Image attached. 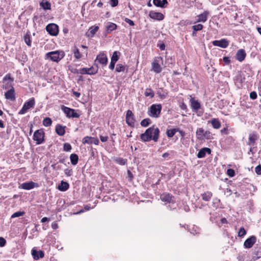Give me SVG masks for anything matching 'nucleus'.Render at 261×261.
<instances>
[{
    "instance_id": "nucleus-1",
    "label": "nucleus",
    "mask_w": 261,
    "mask_h": 261,
    "mask_svg": "<svg viewBox=\"0 0 261 261\" xmlns=\"http://www.w3.org/2000/svg\"><path fill=\"white\" fill-rule=\"evenodd\" d=\"M160 130L154 126L147 129L145 132L140 136L141 140L143 142H148L153 140L157 142L159 137Z\"/></svg>"
},
{
    "instance_id": "nucleus-2",
    "label": "nucleus",
    "mask_w": 261,
    "mask_h": 261,
    "mask_svg": "<svg viewBox=\"0 0 261 261\" xmlns=\"http://www.w3.org/2000/svg\"><path fill=\"white\" fill-rule=\"evenodd\" d=\"M65 56V53L62 50H56L50 51L45 54V59H49L51 61L59 62Z\"/></svg>"
},
{
    "instance_id": "nucleus-3",
    "label": "nucleus",
    "mask_w": 261,
    "mask_h": 261,
    "mask_svg": "<svg viewBox=\"0 0 261 261\" xmlns=\"http://www.w3.org/2000/svg\"><path fill=\"white\" fill-rule=\"evenodd\" d=\"M162 105L161 104H153L149 108L148 114L151 117L158 118L161 114L162 110Z\"/></svg>"
},
{
    "instance_id": "nucleus-4",
    "label": "nucleus",
    "mask_w": 261,
    "mask_h": 261,
    "mask_svg": "<svg viewBox=\"0 0 261 261\" xmlns=\"http://www.w3.org/2000/svg\"><path fill=\"white\" fill-rule=\"evenodd\" d=\"M35 105V100L34 98H30L28 101L25 102L22 106L21 110L19 111L18 114L23 115L25 114L30 109L33 108Z\"/></svg>"
},
{
    "instance_id": "nucleus-5",
    "label": "nucleus",
    "mask_w": 261,
    "mask_h": 261,
    "mask_svg": "<svg viewBox=\"0 0 261 261\" xmlns=\"http://www.w3.org/2000/svg\"><path fill=\"white\" fill-rule=\"evenodd\" d=\"M61 109L65 113L67 117L77 118L80 116V114L76 112L77 110H75L65 106H62Z\"/></svg>"
},
{
    "instance_id": "nucleus-6",
    "label": "nucleus",
    "mask_w": 261,
    "mask_h": 261,
    "mask_svg": "<svg viewBox=\"0 0 261 261\" xmlns=\"http://www.w3.org/2000/svg\"><path fill=\"white\" fill-rule=\"evenodd\" d=\"M33 139L36 141L37 144H41L44 141V132L41 129L35 132Z\"/></svg>"
},
{
    "instance_id": "nucleus-7",
    "label": "nucleus",
    "mask_w": 261,
    "mask_h": 261,
    "mask_svg": "<svg viewBox=\"0 0 261 261\" xmlns=\"http://www.w3.org/2000/svg\"><path fill=\"white\" fill-rule=\"evenodd\" d=\"M46 30L52 36H57L59 32L58 26L55 23L48 24L46 27Z\"/></svg>"
},
{
    "instance_id": "nucleus-8",
    "label": "nucleus",
    "mask_w": 261,
    "mask_h": 261,
    "mask_svg": "<svg viewBox=\"0 0 261 261\" xmlns=\"http://www.w3.org/2000/svg\"><path fill=\"white\" fill-rule=\"evenodd\" d=\"M126 122L130 126H134L135 120L134 119V115L132 111L128 110L126 114Z\"/></svg>"
},
{
    "instance_id": "nucleus-9",
    "label": "nucleus",
    "mask_w": 261,
    "mask_h": 261,
    "mask_svg": "<svg viewBox=\"0 0 261 261\" xmlns=\"http://www.w3.org/2000/svg\"><path fill=\"white\" fill-rule=\"evenodd\" d=\"M96 61L102 65H106L108 63V58L104 52L100 53L96 57Z\"/></svg>"
},
{
    "instance_id": "nucleus-10",
    "label": "nucleus",
    "mask_w": 261,
    "mask_h": 261,
    "mask_svg": "<svg viewBox=\"0 0 261 261\" xmlns=\"http://www.w3.org/2000/svg\"><path fill=\"white\" fill-rule=\"evenodd\" d=\"M5 97L7 99L12 101L15 100V90L13 87H11L10 89L8 90L6 92H5Z\"/></svg>"
},
{
    "instance_id": "nucleus-11",
    "label": "nucleus",
    "mask_w": 261,
    "mask_h": 261,
    "mask_svg": "<svg viewBox=\"0 0 261 261\" xmlns=\"http://www.w3.org/2000/svg\"><path fill=\"white\" fill-rule=\"evenodd\" d=\"M213 44L214 46H219L222 48H226L228 46L229 42L226 39H222L220 40L213 41Z\"/></svg>"
},
{
    "instance_id": "nucleus-12",
    "label": "nucleus",
    "mask_w": 261,
    "mask_h": 261,
    "mask_svg": "<svg viewBox=\"0 0 261 261\" xmlns=\"http://www.w3.org/2000/svg\"><path fill=\"white\" fill-rule=\"evenodd\" d=\"M82 142L83 144L98 145L99 143V140L97 138H95L92 137L87 136L83 139Z\"/></svg>"
},
{
    "instance_id": "nucleus-13",
    "label": "nucleus",
    "mask_w": 261,
    "mask_h": 261,
    "mask_svg": "<svg viewBox=\"0 0 261 261\" xmlns=\"http://www.w3.org/2000/svg\"><path fill=\"white\" fill-rule=\"evenodd\" d=\"M256 241V238L252 236L247 239L244 243V246L245 248H250L255 244Z\"/></svg>"
},
{
    "instance_id": "nucleus-14",
    "label": "nucleus",
    "mask_w": 261,
    "mask_h": 261,
    "mask_svg": "<svg viewBox=\"0 0 261 261\" xmlns=\"http://www.w3.org/2000/svg\"><path fill=\"white\" fill-rule=\"evenodd\" d=\"M149 17L154 20H162L164 18V15L160 12H156L153 11H151L149 14Z\"/></svg>"
},
{
    "instance_id": "nucleus-15",
    "label": "nucleus",
    "mask_w": 261,
    "mask_h": 261,
    "mask_svg": "<svg viewBox=\"0 0 261 261\" xmlns=\"http://www.w3.org/2000/svg\"><path fill=\"white\" fill-rule=\"evenodd\" d=\"M35 187H38V184L33 181L22 183L19 187V188L29 190L33 189Z\"/></svg>"
},
{
    "instance_id": "nucleus-16",
    "label": "nucleus",
    "mask_w": 261,
    "mask_h": 261,
    "mask_svg": "<svg viewBox=\"0 0 261 261\" xmlns=\"http://www.w3.org/2000/svg\"><path fill=\"white\" fill-rule=\"evenodd\" d=\"M32 255L35 260H38L40 258L44 257V252L41 250L37 251L35 248H33L32 250Z\"/></svg>"
},
{
    "instance_id": "nucleus-17",
    "label": "nucleus",
    "mask_w": 261,
    "mask_h": 261,
    "mask_svg": "<svg viewBox=\"0 0 261 261\" xmlns=\"http://www.w3.org/2000/svg\"><path fill=\"white\" fill-rule=\"evenodd\" d=\"M211 150L209 148L204 147L199 150L197 155L198 158H203L206 155V154H211Z\"/></svg>"
},
{
    "instance_id": "nucleus-18",
    "label": "nucleus",
    "mask_w": 261,
    "mask_h": 261,
    "mask_svg": "<svg viewBox=\"0 0 261 261\" xmlns=\"http://www.w3.org/2000/svg\"><path fill=\"white\" fill-rule=\"evenodd\" d=\"M246 56V54L245 53V50L243 49H240L238 50L236 55V58L238 61L240 62H242L244 60Z\"/></svg>"
},
{
    "instance_id": "nucleus-19",
    "label": "nucleus",
    "mask_w": 261,
    "mask_h": 261,
    "mask_svg": "<svg viewBox=\"0 0 261 261\" xmlns=\"http://www.w3.org/2000/svg\"><path fill=\"white\" fill-rule=\"evenodd\" d=\"M160 198L162 201L168 203L173 202V197L168 193H164L161 195Z\"/></svg>"
},
{
    "instance_id": "nucleus-20",
    "label": "nucleus",
    "mask_w": 261,
    "mask_h": 261,
    "mask_svg": "<svg viewBox=\"0 0 261 261\" xmlns=\"http://www.w3.org/2000/svg\"><path fill=\"white\" fill-rule=\"evenodd\" d=\"M152 70L156 73H159L162 71V67L159 64V62L157 60H154L151 64Z\"/></svg>"
},
{
    "instance_id": "nucleus-21",
    "label": "nucleus",
    "mask_w": 261,
    "mask_h": 261,
    "mask_svg": "<svg viewBox=\"0 0 261 261\" xmlns=\"http://www.w3.org/2000/svg\"><path fill=\"white\" fill-rule=\"evenodd\" d=\"M191 102V108L195 111H197L200 108L201 105L200 102L195 100L194 98L191 97L190 100Z\"/></svg>"
},
{
    "instance_id": "nucleus-22",
    "label": "nucleus",
    "mask_w": 261,
    "mask_h": 261,
    "mask_svg": "<svg viewBox=\"0 0 261 261\" xmlns=\"http://www.w3.org/2000/svg\"><path fill=\"white\" fill-rule=\"evenodd\" d=\"M97 71V69H94L93 67L91 68H83L81 70L80 73L82 74H94Z\"/></svg>"
},
{
    "instance_id": "nucleus-23",
    "label": "nucleus",
    "mask_w": 261,
    "mask_h": 261,
    "mask_svg": "<svg viewBox=\"0 0 261 261\" xmlns=\"http://www.w3.org/2000/svg\"><path fill=\"white\" fill-rule=\"evenodd\" d=\"M209 14V12L207 11H205L203 13L199 14L197 16V22H204L207 20V16Z\"/></svg>"
},
{
    "instance_id": "nucleus-24",
    "label": "nucleus",
    "mask_w": 261,
    "mask_h": 261,
    "mask_svg": "<svg viewBox=\"0 0 261 261\" xmlns=\"http://www.w3.org/2000/svg\"><path fill=\"white\" fill-rule=\"evenodd\" d=\"M99 29V27L98 26L93 25L89 29V31L87 33V35L88 37H92L95 34V33L97 32Z\"/></svg>"
},
{
    "instance_id": "nucleus-25",
    "label": "nucleus",
    "mask_w": 261,
    "mask_h": 261,
    "mask_svg": "<svg viewBox=\"0 0 261 261\" xmlns=\"http://www.w3.org/2000/svg\"><path fill=\"white\" fill-rule=\"evenodd\" d=\"M106 31L108 33L116 30L117 29V25L113 22H108L106 26Z\"/></svg>"
},
{
    "instance_id": "nucleus-26",
    "label": "nucleus",
    "mask_w": 261,
    "mask_h": 261,
    "mask_svg": "<svg viewBox=\"0 0 261 261\" xmlns=\"http://www.w3.org/2000/svg\"><path fill=\"white\" fill-rule=\"evenodd\" d=\"M65 126H63L61 125L58 124L56 127V132L58 135L62 136L65 134Z\"/></svg>"
},
{
    "instance_id": "nucleus-27",
    "label": "nucleus",
    "mask_w": 261,
    "mask_h": 261,
    "mask_svg": "<svg viewBox=\"0 0 261 261\" xmlns=\"http://www.w3.org/2000/svg\"><path fill=\"white\" fill-rule=\"evenodd\" d=\"M69 185L68 182L62 181L61 184L58 186V189L60 191H66L68 189Z\"/></svg>"
},
{
    "instance_id": "nucleus-28",
    "label": "nucleus",
    "mask_w": 261,
    "mask_h": 261,
    "mask_svg": "<svg viewBox=\"0 0 261 261\" xmlns=\"http://www.w3.org/2000/svg\"><path fill=\"white\" fill-rule=\"evenodd\" d=\"M213 196V193L210 191H206L201 194L202 199L205 201H208Z\"/></svg>"
},
{
    "instance_id": "nucleus-29",
    "label": "nucleus",
    "mask_w": 261,
    "mask_h": 261,
    "mask_svg": "<svg viewBox=\"0 0 261 261\" xmlns=\"http://www.w3.org/2000/svg\"><path fill=\"white\" fill-rule=\"evenodd\" d=\"M72 51L74 55V58L77 60H80L82 58V54L80 53L79 49L76 47L74 46L72 49Z\"/></svg>"
},
{
    "instance_id": "nucleus-30",
    "label": "nucleus",
    "mask_w": 261,
    "mask_h": 261,
    "mask_svg": "<svg viewBox=\"0 0 261 261\" xmlns=\"http://www.w3.org/2000/svg\"><path fill=\"white\" fill-rule=\"evenodd\" d=\"M211 124L215 129H218L221 126V123L218 119L213 118L211 120Z\"/></svg>"
},
{
    "instance_id": "nucleus-31",
    "label": "nucleus",
    "mask_w": 261,
    "mask_h": 261,
    "mask_svg": "<svg viewBox=\"0 0 261 261\" xmlns=\"http://www.w3.org/2000/svg\"><path fill=\"white\" fill-rule=\"evenodd\" d=\"M40 6L44 10H50L51 7L50 3L46 1H42L40 3Z\"/></svg>"
},
{
    "instance_id": "nucleus-32",
    "label": "nucleus",
    "mask_w": 261,
    "mask_h": 261,
    "mask_svg": "<svg viewBox=\"0 0 261 261\" xmlns=\"http://www.w3.org/2000/svg\"><path fill=\"white\" fill-rule=\"evenodd\" d=\"M257 139V136L255 134H250L249 136V145H253L255 141Z\"/></svg>"
},
{
    "instance_id": "nucleus-33",
    "label": "nucleus",
    "mask_w": 261,
    "mask_h": 261,
    "mask_svg": "<svg viewBox=\"0 0 261 261\" xmlns=\"http://www.w3.org/2000/svg\"><path fill=\"white\" fill-rule=\"evenodd\" d=\"M70 159L71 163L73 165H75L77 164L79 157L76 154H71L70 156Z\"/></svg>"
},
{
    "instance_id": "nucleus-34",
    "label": "nucleus",
    "mask_w": 261,
    "mask_h": 261,
    "mask_svg": "<svg viewBox=\"0 0 261 261\" xmlns=\"http://www.w3.org/2000/svg\"><path fill=\"white\" fill-rule=\"evenodd\" d=\"M178 128H173L171 129H167L166 131V135L169 138H171L174 136L176 132H178Z\"/></svg>"
},
{
    "instance_id": "nucleus-35",
    "label": "nucleus",
    "mask_w": 261,
    "mask_h": 261,
    "mask_svg": "<svg viewBox=\"0 0 261 261\" xmlns=\"http://www.w3.org/2000/svg\"><path fill=\"white\" fill-rule=\"evenodd\" d=\"M204 130L202 128H198L196 132L197 137L198 139H203Z\"/></svg>"
},
{
    "instance_id": "nucleus-36",
    "label": "nucleus",
    "mask_w": 261,
    "mask_h": 261,
    "mask_svg": "<svg viewBox=\"0 0 261 261\" xmlns=\"http://www.w3.org/2000/svg\"><path fill=\"white\" fill-rule=\"evenodd\" d=\"M144 95L146 97H149L150 98H152L154 95V93L153 91L151 89L147 88L145 90Z\"/></svg>"
},
{
    "instance_id": "nucleus-37",
    "label": "nucleus",
    "mask_w": 261,
    "mask_h": 261,
    "mask_svg": "<svg viewBox=\"0 0 261 261\" xmlns=\"http://www.w3.org/2000/svg\"><path fill=\"white\" fill-rule=\"evenodd\" d=\"M119 52L117 51H114L111 57V61L116 63L119 60Z\"/></svg>"
},
{
    "instance_id": "nucleus-38",
    "label": "nucleus",
    "mask_w": 261,
    "mask_h": 261,
    "mask_svg": "<svg viewBox=\"0 0 261 261\" xmlns=\"http://www.w3.org/2000/svg\"><path fill=\"white\" fill-rule=\"evenodd\" d=\"M42 123L44 126L48 127L51 125L52 121L50 118L46 117L43 119Z\"/></svg>"
},
{
    "instance_id": "nucleus-39",
    "label": "nucleus",
    "mask_w": 261,
    "mask_h": 261,
    "mask_svg": "<svg viewBox=\"0 0 261 261\" xmlns=\"http://www.w3.org/2000/svg\"><path fill=\"white\" fill-rule=\"evenodd\" d=\"M125 69V66L121 64H118L116 67V71L118 72L124 71Z\"/></svg>"
},
{
    "instance_id": "nucleus-40",
    "label": "nucleus",
    "mask_w": 261,
    "mask_h": 261,
    "mask_svg": "<svg viewBox=\"0 0 261 261\" xmlns=\"http://www.w3.org/2000/svg\"><path fill=\"white\" fill-rule=\"evenodd\" d=\"M192 28L194 30V32L193 33V34L194 35L195 32L201 30L203 28V25L201 24H198L197 25H193Z\"/></svg>"
},
{
    "instance_id": "nucleus-41",
    "label": "nucleus",
    "mask_w": 261,
    "mask_h": 261,
    "mask_svg": "<svg viewBox=\"0 0 261 261\" xmlns=\"http://www.w3.org/2000/svg\"><path fill=\"white\" fill-rule=\"evenodd\" d=\"M150 123V120L149 118H146L142 120L141 122V125L143 127L147 126Z\"/></svg>"
},
{
    "instance_id": "nucleus-42",
    "label": "nucleus",
    "mask_w": 261,
    "mask_h": 261,
    "mask_svg": "<svg viewBox=\"0 0 261 261\" xmlns=\"http://www.w3.org/2000/svg\"><path fill=\"white\" fill-rule=\"evenodd\" d=\"M24 214V212L18 211L14 214H13L11 216V218H14L16 217H19L20 216H22Z\"/></svg>"
},
{
    "instance_id": "nucleus-43",
    "label": "nucleus",
    "mask_w": 261,
    "mask_h": 261,
    "mask_svg": "<svg viewBox=\"0 0 261 261\" xmlns=\"http://www.w3.org/2000/svg\"><path fill=\"white\" fill-rule=\"evenodd\" d=\"M24 40V41H25V43L29 46H31V42H32V41H31V40L30 39V37L29 35L25 36Z\"/></svg>"
},
{
    "instance_id": "nucleus-44",
    "label": "nucleus",
    "mask_w": 261,
    "mask_h": 261,
    "mask_svg": "<svg viewBox=\"0 0 261 261\" xmlns=\"http://www.w3.org/2000/svg\"><path fill=\"white\" fill-rule=\"evenodd\" d=\"M246 233V231L243 227L240 228L238 236L240 237H244Z\"/></svg>"
},
{
    "instance_id": "nucleus-45",
    "label": "nucleus",
    "mask_w": 261,
    "mask_h": 261,
    "mask_svg": "<svg viewBox=\"0 0 261 261\" xmlns=\"http://www.w3.org/2000/svg\"><path fill=\"white\" fill-rule=\"evenodd\" d=\"M212 138V134L209 131H205L204 133L203 139H211Z\"/></svg>"
},
{
    "instance_id": "nucleus-46",
    "label": "nucleus",
    "mask_w": 261,
    "mask_h": 261,
    "mask_svg": "<svg viewBox=\"0 0 261 261\" xmlns=\"http://www.w3.org/2000/svg\"><path fill=\"white\" fill-rule=\"evenodd\" d=\"M63 149L65 151H69L71 149V146L68 143H65L64 144Z\"/></svg>"
},
{
    "instance_id": "nucleus-47",
    "label": "nucleus",
    "mask_w": 261,
    "mask_h": 261,
    "mask_svg": "<svg viewBox=\"0 0 261 261\" xmlns=\"http://www.w3.org/2000/svg\"><path fill=\"white\" fill-rule=\"evenodd\" d=\"M227 174L230 177L234 176L235 172L234 170L232 169H228L227 170Z\"/></svg>"
},
{
    "instance_id": "nucleus-48",
    "label": "nucleus",
    "mask_w": 261,
    "mask_h": 261,
    "mask_svg": "<svg viewBox=\"0 0 261 261\" xmlns=\"http://www.w3.org/2000/svg\"><path fill=\"white\" fill-rule=\"evenodd\" d=\"M153 3L155 6L157 7L163 8V5L161 4V0H153Z\"/></svg>"
},
{
    "instance_id": "nucleus-49",
    "label": "nucleus",
    "mask_w": 261,
    "mask_h": 261,
    "mask_svg": "<svg viewBox=\"0 0 261 261\" xmlns=\"http://www.w3.org/2000/svg\"><path fill=\"white\" fill-rule=\"evenodd\" d=\"M250 98L251 99H255L257 98V93L255 91L251 92L250 93Z\"/></svg>"
},
{
    "instance_id": "nucleus-50",
    "label": "nucleus",
    "mask_w": 261,
    "mask_h": 261,
    "mask_svg": "<svg viewBox=\"0 0 261 261\" xmlns=\"http://www.w3.org/2000/svg\"><path fill=\"white\" fill-rule=\"evenodd\" d=\"M255 173L257 175H260L261 174V166L258 165L255 168Z\"/></svg>"
},
{
    "instance_id": "nucleus-51",
    "label": "nucleus",
    "mask_w": 261,
    "mask_h": 261,
    "mask_svg": "<svg viewBox=\"0 0 261 261\" xmlns=\"http://www.w3.org/2000/svg\"><path fill=\"white\" fill-rule=\"evenodd\" d=\"M65 174L68 176H70L72 174V171L71 169H66L64 171Z\"/></svg>"
},
{
    "instance_id": "nucleus-52",
    "label": "nucleus",
    "mask_w": 261,
    "mask_h": 261,
    "mask_svg": "<svg viewBox=\"0 0 261 261\" xmlns=\"http://www.w3.org/2000/svg\"><path fill=\"white\" fill-rule=\"evenodd\" d=\"M6 243V241L3 237H0V247H4Z\"/></svg>"
},
{
    "instance_id": "nucleus-53",
    "label": "nucleus",
    "mask_w": 261,
    "mask_h": 261,
    "mask_svg": "<svg viewBox=\"0 0 261 261\" xmlns=\"http://www.w3.org/2000/svg\"><path fill=\"white\" fill-rule=\"evenodd\" d=\"M111 3L110 5L112 7H114L118 5V0H110Z\"/></svg>"
},
{
    "instance_id": "nucleus-54",
    "label": "nucleus",
    "mask_w": 261,
    "mask_h": 261,
    "mask_svg": "<svg viewBox=\"0 0 261 261\" xmlns=\"http://www.w3.org/2000/svg\"><path fill=\"white\" fill-rule=\"evenodd\" d=\"M125 21L126 22L128 23L130 25H132V26H133L135 24L134 21L128 18H125Z\"/></svg>"
},
{
    "instance_id": "nucleus-55",
    "label": "nucleus",
    "mask_w": 261,
    "mask_h": 261,
    "mask_svg": "<svg viewBox=\"0 0 261 261\" xmlns=\"http://www.w3.org/2000/svg\"><path fill=\"white\" fill-rule=\"evenodd\" d=\"M223 61L226 64H228L230 62L229 58L227 57H223Z\"/></svg>"
},
{
    "instance_id": "nucleus-56",
    "label": "nucleus",
    "mask_w": 261,
    "mask_h": 261,
    "mask_svg": "<svg viewBox=\"0 0 261 261\" xmlns=\"http://www.w3.org/2000/svg\"><path fill=\"white\" fill-rule=\"evenodd\" d=\"M4 81H7V80H10L11 81H13V79L11 77L10 75L9 74H7L4 77Z\"/></svg>"
},
{
    "instance_id": "nucleus-57",
    "label": "nucleus",
    "mask_w": 261,
    "mask_h": 261,
    "mask_svg": "<svg viewBox=\"0 0 261 261\" xmlns=\"http://www.w3.org/2000/svg\"><path fill=\"white\" fill-rule=\"evenodd\" d=\"M100 139L101 140V142H106L108 141V136H100Z\"/></svg>"
},
{
    "instance_id": "nucleus-58",
    "label": "nucleus",
    "mask_w": 261,
    "mask_h": 261,
    "mask_svg": "<svg viewBox=\"0 0 261 261\" xmlns=\"http://www.w3.org/2000/svg\"><path fill=\"white\" fill-rule=\"evenodd\" d=\"M51 228L53 229H56L58 228V225L56 222H54L51 224Z\"/></svg>"
},
{
    "instance_id": "nucleus-59",
    "label": "nucleus",
    "mask_w": 261,
    "mask_h": 261,
    "mask_svg": "<svg viewBox=\"0 0 261 261\" xmlns=\"http://www.w3.org/2000/svg\"><path fill=\"white\" fill-rule=\"evenodd\" d=\"M116 63L111 61V63L109 65V68L111 70H113L115 67V64Z\"/></svg>"
},
{
    "instance_id": "nucleus-60",
    "label": "nucleus",
    "mask_w": 261,
    "mask_h": 261,
    "mask_svg": "<svg viewBox=\"0 0 261 261\" xmlns=\"http://www.w3.org/2000/svg\"><path fill=\"white\" fill-rule=\"evenodd\" d=\"M221 133L222 134H225L227 135L228 134L227 128H224L221 130Z\"/></svg>"
},
{
    "instance_id": "nucleus-61",
    "label": "nucleus",
    "mask_w": 261,
    "mask_h": 261,
    "mask_svg": "<svg viewBox=\"0 0 261 261\" xmlns=\"http://www.w3.org/2000/svg\"><path fill=\"white\" fill-rule=\"evenodd\" d=\"M118 162L121 165H124L125 164V161L123 159H119Z\"/></svg>"
},
{
    "instance_id": "nucleus-62",
    "label": "nucleus",
    "mask_w": 261,
    "mask_h": 261,
    "mask_svg": "<svg viewBox=\"0 0 261 261\" xmlns=\"http://www.w3.org/2000/svg\"><path fill=\"white\" fill-rule=\"evenodd\" d=\"M258 90L259 95L261 96V81L259 83L258 85Z\"/></svg>"
},
{
    "instance_id": "nucleus-63",
    "label": "nucleus",
    "mask_w": 261,
    "mask_h": 261,
    "mask_svg": "<svg viewBox=\"0 0 261 261\" xmlns=\"http://www.w3.org/2000/svg\"><path fill=\"white\" fill-rule=\"evenodd\" d=\"M168 4L167 0L161 1V4L163 5V8L165 7V5Z\"/></svg>"
},
{
    "instance_id": "nucleus-64",
    "label": "nucleus",
    "mask_w": 261,
    "mask_h": 261,
    "mask_svg": "<svg viewBox=\"0 0 261 261\" xmlns=\"http://www.w3.org/2000/svg\"><path fill=\"white\" fill-rule=\"evenodd\" d=\"M48 220H49V219H48V218H47V217H43V218L41 219V222L42 223H44V222H46V221H48Z\"/></svg>"
}]
</instances>
